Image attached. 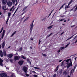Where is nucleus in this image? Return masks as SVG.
<instances>
[{
  "instance_id": "obj_1",
  "label": "nucleus",
  "mask_w": 77,
  "mask_h": 77,
  "mask_svg": "<svg viewBox=\"0 0 77 77\" xmlns=\"http://www.w3.org/2000/svg\"><path fill=\"white\" fill-rule=\"evenodd\" d=\"M33 22H34V20L32 21L31 23V24H30V32H32V30L33 29Z\"/></svg>"
},
{
  "instance_id": "obj_2",
  "label": "nucleus",
  "mask_w": 77,
  "mask_h": 77,
  "mask_svg": "<svg viewBox=\"0 0 77 77\" xmlns=\"http://www.w3.org/2000/svg\"><path fill=\"white\" fill-rule=\"evenodd\" d=\"M66 64H67V68L68 69L71 66H72V62H71V60H70V63H67Z\"/></svg>"
},
{
  "instance_id": "obj_3",
  "label": "nucleus",
  "mask_w": 77,
  "mask_h": 77,
  "mask_svg": "<svg viewBox=\"0 0 77 77\" xmlns=\"http://www.w3.org/2000/svg\"><path fill=\"white\" fill-rule=\"evenodd\" d=\"M0 77H7V75L5 73L0 74Z\"/></svg>"
},
{
  "instance_id": "obj_4",
  "label": "nucleus",
  "mask_w": 77,
  "mask_h": 77,
  "mask_svg": "<svg viewBox=\"0 0 77 77\" xmlns=\"http://www.w3.org/2000/svg\"><path fill=\"white\" fill-rule=\"evenodd\" d=\"M20 58L18 56H15L14 57V60H15V61H16L17 60H18L19 59H20Z\"/></svg>"
},
{
  "instance_id": "obj_5",
  "label": "nucleus",
  "mask_w": 77,
  "mask_h": 77,
  "mask_svg": "<svg viewBox=\"0 0 77 77\" xmlns=\"http://www.w3.org/2000/svg\"><path fill=\"white\" fill-rule=\"evenodd\" d=\"M2 5H5L7 3V0H2Z\"/></svg>"
},
{
  "instance_id": "obj_6",
  "label": "nucleus",
  "mask_w": 77,
  "mask_h": 77,
  "mask_svg": "<svg viewBox=\"0 0 77 77\" xmlns=\"http://www.w3.org/2000/svg\"><path fill=\"white\" fill-rule=\"evenodd\" d=\"M7 5L8 6H9V7H11V6L12 5V2L10 1L8 2H7Z\"/></svg>"
},
{
  "instance_id": "obj_7",
  "label": "nucleus",
  "mask_w": 77,
  "mask_h": 77,
  "mask_svg": "<svg viewBox=\"0 0 77 77\" xmlns=\"http://www.w3.org/2000/svg\"><path fill=\"white\" fill-rule=\"evenodd\" d=\"M24 61L23 60H20L18 62V63L19 64V65H22Z\"/></svg>"
},
{
  "instance_id": "obj_8",
  "label": "nucleus",
  "mask_w": 77,
  "mask_h": 77,
  "mask_svg": "<svg viewBox=\"0 0 77 77\" xmlns=\"http://www.w3.org/2000/svg\"><path fill=\"white\" fill-rule=\"evenodd\" d=\"M3 60L1 59V58L0 57V65L1 66H3Z\"/></svg>"
},
{
  "instance_id": "obj_9",
  "label": "nucleus",
  "mask_w": 77,
  "mask_h": 77,
  "mask_svg": "<svg viewBox=\"0 0 77 77\" xmlns=\"http://www.w3.org/2000/svg\"><path fill=\"white\" fill-rule=\"evenodd\" d=\"M2 48H5V42L4 41L3 43H2Z\"/></svg>"
},
{
  "instance_id": "obj_10",
  "label": "nucleus",
  "mask_w": 77,
  "mask_h": 77,
  "mask_svg": "<svg viewBox=\"0 0 77 77\" xmlns=\"http://www.w3.org/2000/svg\"><path fill=\"white\" fill-rule=\"evenodd\" d=\"M23 70H24V72H25V73H27V67H24L23 68Z\"/></svg>"
},
{
  "instance_id": "obj_11",
  "label": "nucleus",
  "mask_w": 77,
  "mask_h": 77,
  "mask_svg": "<svg viewBox=\"0 0 77 77\" xmlns=\"http://www.w3.org/2000/svg\"><path fill=\"white\" fill-rule=\"evenodd\" d=\"M8 57L9 58H12L13 57V55L11 54H10L8 55Z\"/></svg>"
},
{
  "instance_id": "obj_12",
  "label": "nucleus",
  "mask_w": 77,
  "mask_h": 77,
  "mask_svg": "<svg viewBox=\"0 0 77 77\" xmlns=\"http://www.w3.org/2000/svg\"><path fill=\"white\" fill-rule=\"evenodd\" d=\"M6 5H4L2 7V9L4 11H5V10H7V9H6Z\"/></svg>"
},
{
  "instance_id": "obj_13",
  "label": "nucleus",
  "mask_w": 77,
  "mask_h": 77,
  "mask_svg": "<svg viewBox=\"0 0 77 77\" xmlns=\"http://www.w3.org/2000/svg\"><path fill=\"white\" fill-rule=\"evenodd\" d=\"M5 30H4L3 31L2 34V38H3L4 36H5Z\"/></svg>"
},
{
  "instance_id": "obj_14",
  "label": "nucleus",
  "mask_w": 77,
  "mask_h": 77,
  "mask_svg": "<svg viewBox=\"0 0 77 77\" xmlns=\"http://www.w3.org/2000/svg\"><path fill=\"white\" fill-rule=\"evenodd\" d=\"M59 69V66H57L55 69V70H54V72H57L58 70Z\"/></svg>"
},
{
  "instance_id": "obj_15",
  "label": "nucleus",
  "mask_w": 77,
  "mask_h": 77,
  "mask_svg": "<svg viewBox=\"0 0 77 77\" xmlns=\"http://www.w3.org/2000/svg\"><path fill=\"white\" fill-rule=\"evenodd\" d=\"M0 56H1V57H3V52H2V51L1 50L0 51Z\"/></svg>"
},
{
  "instance_id": "obj_16",
  "label": "nucleus",
  "mask_w": 77,
  "mask_h": 77,
  "mask_svg": "<svg viewBox=\"0 0 77 77\" xmlns=\"http://www.w3.org/2000/svg\"><path fill=\"white\" fill-rule=\"evenodd\" d=\"M3 53L4 56H6V51L4 50L3 51Z\"/></svg>"
},
{
  "instance_id": "obj_17",
  "label": "nucleus",
  "mask_w": 77,
  "mask_h": 77,
  "mask_svg": "<svg viewBox=\"0 0 77 77\" xmlns=\"http://www.w3.org/2000/svg\"><path fill=\"white\" fill-rule=\"evenodd\" d=\"M53 26H54L53 25L49 27H48V30H50V29H51V28H52V27H53Z\"/></svg>"
},
{
  "instance_id": "obj_18",
  "label": "nucleus",
  "mask_w": 77,
  "mask_h": 77,
  "mask_svg": "<svg viewBox=\"0 0 77 77\" xmlns=\"http://www.w3.org/2000/svg\"><path fill=\"white\" fill-rule=\"evenodd\" d=\"M11 13H8V18H9L11 17Z\"/></svg>"
},
{
  "instance_id": "obj_19",
  "label": "nucleus",
  "mask_w": 77,
  "mask_h": 77,
  "mask_svg": "<svg viewBox=\"0 0 77 77\" xmlns=\"http://www.w3.org/2000/svg\"><path fill=\"white\" fill-rule=\"evenodd\" d=\"M16 33H17V31H15L12 34V35H11V37L13 36H14V35L15 34H16Z\"/></svg>"
},
{
  "instance_id": "obj_20",
  "label": "nucleus",
  "mask_w": 77,
  "mask_h": 77,
  "mask_svg": "<svg viewBox=\"0 0 77 77\" xmlns=\"http://www.w3.org/2000/svg\"><path fill=\"white\" fill-rule=\"evenodd\" d=\"M75 35V34L73 35L72 36L70 37L68 39H67L66 40V41H68V40H69V39H71V38H72L73 37V36H74V35Z\"/></svg>"
},
{
  "instance_id": "obj_21",
  "label": "nucleus",
  "mask_w": 77,
  "mask_h": 77,
  "mask_svg": "<svg viewBox=\"0 0 77 77\" xmlns=\"http://www.w3.org/2000/svg\"><path fill=\"white\" fill-rule=\"evenodd\" d=\"M18 7L17 8V9L16 11H15V12L14 13V14L13 15V17H14V15H15V13H16V12H17V10H18Z\"/></svg>"
},
{
  "instance_id": "obj_22",
  "label": "nucleus",
  "mask_w": 77,
  "mask_h": 77,
  "mask_svg": "<svg viewBox=\"0 0 77 77\" xmlns=\"http://www.w3.org/2000/svg\"><path fill=\"white\" fill-rule=\"evenodd\" d=\"M67 73L66 71H65L63 72V75H66L67 74Z\"/></svg>"
},
{
  "instance_id": "obj_23",
  "label": "nucleus",
  "mask_w": 77,
  "mask_h": 77,
  "mask_svg": "<svg viewBox=\"0 0 77 77\" xmlns=\"http://www.w3.org/2000/svg\"><path fill=\"white\" fill-rule=\"evenodd\" d=\"M71 60L70 59H68L66 60V62H67V63H68V62L69 61V60H70V62H71Z\"/></svg>"
},
{
  "instance_id": "obj_24",
  "label": "nucleus",
  "mask_w": 77,
  "mask_h": 77,
  "mask_svg": "<svg viewBox=\"0 0 77 77\" xmlns=\"http://www.w3.org/2000/svg\"><path fill=\"white\" fill-rule=\"evenodd\" d=\"M27 7H25L24 8H23V11H26V9H27Z\"/></svg>"
},
{
  "instance_id": "obj_25",
  "label": "nucleus",
  "mask_w": 77,
  "mask_h": 77,
  "mask_svg": "<svg viewBox=\"0 0 77 77\" xmlns=\"http://www.w3.org/2000/svg\"><path fill=\"white\" fill-rule=\"evenodd\" d=\"M65 47L63 46V47H61L60 48V49H61V50H63V49H64L65 48Z\"/></svg>"
},
{
  "instance_id": "obj_26",
  "label": "nucleus",
  "mask_w": 77,
  "mask_h": 77,
  "mask_svg": "<svg viewBox=\"0 0 77 77\" xmlns=\"http://www.w3.org/2000/svg\"><path fill=\"white\" fill-rule=\"evenodd\" d=\"M29 17H26V19H25V20H24V22H25V21H26V20H27L28 19H29Z\"/></svg>"
},
{
  "instance_id": "obj_27",
  "label": "nucleus",
  "mask_w": 77,
  "mask_h": 77,
  "mask_svg": "<svg viewBox=\"0 0 77 77\" xmlns=\"http://www.w3.org/2000/svg\"><path fill=\"white\" fill-rule=\"evenodd\" d=\"M64 61H65V60H64L61 63V66H63V63H64Z\"/></svg>"
},
{
  "instance_id": "obj_28",
  "label": "nucleus",
  "mask_w": 77,
  "mask_h": 77,
  "mask_svg": "<svg viewBox=\"0 0 77 77\" xmlns=\"http://www.w3.org/2000/svg\"><path fill=\"white\" fill-rule=\"evenodd\" d=\"M69 8V7L68 5L67 6V5H66L65 6V9H67V8Z\"/></svg>"
},
{
  "instance_id": "obj_29",
  "label": "nucleus",
  "mask_w": 77,
  "mask_h": 77,
  "mask_svg": "<svg viewBox=\"0 0 77 77\" xmlns=\"http://www.w3.org/2000/svg\"><path fill=\"white\" fill-rule=\"evenodd\" d=\"M54 9L53 10H52V11H51V13H50V14H49V16L48 17V18H49V17H50V16L51 15V13H52V12H53V11H54Z\"/></svg>"
},
{
  "instance_id": "obj_30",
  "label": "nucleus",
  "mask_w": 77,
  "mask_h": 77,
  "mask_svg": "<svg viewBox=\"0 0 77 77\" xmlns=\"http://www.w3.org/2000/svg\"><path fill=\"white\" fill-rule=\"evenodd\" d=\"M75 68H76V67H75V66H74V68L73 69V71L72 72V74H73V73H74V71H75Z\"/></svg>"
},
{
  "instance_id": "obj_31",
  "label": "nucleus",
  "mask_w": 77,
  "mask_h": 77,
  "mask_svg": "<svg viewBox=\"0 0 77 77\" xmlns=\"http://www.w3.org/2000/svg\"><path fill=\"white\" fill-rule=\"evenodd\" d=\"M64 20H65L64 19H62L60 20H59V21L60 22V21H62Z\"/></svg>"
},
{
  "instance_id": "obj_32",
  "label": "nucleus",
  "mask_w": 77,
  "mask_h": 77,
  "mask_svg": "<svg viewBox=\"0 0 77 77\" xmlns=\"http://www.w3.org/2000/svg\"><path fill=\"white\" fill-rule=\"evenodd\" d=\"M9 18H8L7 21H6V23L7 24L8 23V21H9Z\"/></svg>"
},
{
  "instance_id": "obj_33",
  "label": "nucleus",
  "mask_w": 77,
  "mask_h": 77,
  "mask_svg": "<svg viewBox=\"0 0 77 77\" xmlns=\"http://www.w3.org/2000/svg\"><path fill=\"white\" fill-rule=\"evenodd\" d=\"M71 3H72V0L68 4V6H69V5H70V4H71Z\"/></svg>"
},
{
  "instance_id": "obj_34",
  "label": "nucleus",
  "mask_w": 77,
  "mask_h": 77,
  "mask_svg": "<svg viewBox=\"0 0 77 77\" xmlns=\"http://www.w3.org/2000/svg\"><path fill=\"white\" fill-rule=\"evenodd\" d=\"M3 27H2L1 28V29L0 31V34L2 33V31H3Z\"/></svg>"
},
{
  "instance_id": "obj_35",
  "label": "nucleus",
  "mask_w": 77,
  "mask_h": 77,
  "mask_svg": "<svg viewBox=\"0 0 77 77\" xmlns=\"http://www.w3.org/2000/svg\"><path fill=\"white\" fill-rule=\"evenodd\" d=\"M69 44H70V43H69L67 44L66 45V46L65 47V48H66V47H67L68 46V45H69Z\"/></svg>"
},
{
  "instance_id": "obj_36",
  "label": "nucleus",
  "mask_w": 77,
  "mask_h": 77,
  "mask_svg": "<svg viewBox=\"0 0 77 77\" xmlns=\"http://www.w3.org/2000/svg\"><path fill=\"white\" fill-rule=\"evenodd\" d=\"M66 4V3H65L63 5L61 6V7H62L63 8V6H65V5Z\"/></svg>"
},
{
  "instance_id": "obj_37",
  "label": "nucleus",
  "mask_w": 77,
  "mask_h": 77,
  "mask_svg": "<svg viewBox=\"0 0 77 77\" xmlns=\"http://www.w3.org/2000/svg\"><path fill=\"white\" fill-rule=\"evenodd\" d=\"M22 58H23V59H26V57H25L24 55H23V56L22 57Z\"/></svg>"
},
{
  "instance_id": "obj_38",
  "label": "nucleus",
  "mask_w": 77,
  "mask_h": 77,
  "mask_svg": "<svg viewBox=\"0 0 77 77\" xmlns=\"http://www.w3.org/2000/svg\"><path fill=\"white\" fill-rule=\"evenodd\" d=\"M20 51H22L23 50V48H20L19 49Z\"/></svg>"
},
{
  "instance_id": "obj_39",
  "label": "nucleus",
  "mask_w": 77,
  "mask_h": 77,
  "mask_svg": "<svg viewBox=\"0 0 77 77\" xmlns=\"http://www.w3.org/2000/svg\"><path fill=\"white\" fill-rule=\"evenodd\" d=\"M16 0H12V2H13V4H14V3H15V1Z\"/></svg>"
},
{
  "instance_id": "obj_40",
  "label": "nucleus",
  "mask_w": 77,
  "mask_h": 77,
  "mask_svg": "<svg viewBox=\"0 0 77 77\" xmlns=\"http://www.w3.org/2000/svg\"><path fill=\"white\" fill-rule=\"evenodd\" d=\"M25 75L26 76H27V77H29V74L27 73H26Z\"/></svg>"
},
{
  "instance_id": "obj_41",
  "label": "nucleus",
  "mask_w": 77,
  "mask_h": 77,
  "mask_svg": "<svg viewBox=\"0 0 77 77\" xmlns=\"http://www.w3.org/2000/svg\"><path fill=\"white\" fill-rule=\"evenodd\" d=\"M45 20H46V18H44L43 19H42V21H44H44H45Z\"/></svg>"
},
{
  "instance_id": "obj_42",
  "label": "nucleus",
  "mask_w": 77,
  "mask_h": 77,
  "mask_svg": "<svg viewBox=\"0 0 77 77\" xmlns=\"http://www.w3.org/2000/svg\"><path fill=\"white\" fill-rule=\"evenodd\" d=\"M52 34H53V33H51L48 36V37H49V36H50L51 35H52Z\"/></svg>"
},
{
  "instance_id": "obj_43",
  "label": "nucleus",
  "mask_w": 77,
  "mask_h": 77,
  "mask_svg": "<svg viewBox=\"0 0 77 77\" xmlns=\"http://www.w3.org/2000/svg\"><path fill=\"white\" fill-rule=\"evenodd\" d=\"M34 68H35V69H40V68L39 67H35Z\"/></svg>"
},
{
  "instance_id": "obj_44",
  "label": "nucleus",
  "mask_w": 77,
  "mask_h": 77,
  "mask_svg": "<svg viewBox=\"0 0 77 77\" xmlns=\"http://www.w3.org/2000/svg\"><path fill=\"white\" fill-rule=\"evenodd\" d=\"M60 49H59V50H58L57 51V53H60Z\"/></svg>"
},
{
  "instance_id": "obj_45",
  "label": "nucleus",
  "mask_w": 77,
  "mask_h": 77,
  "mask_svg": "<svg viewBox=\"0 0 77 77\" xmlns=\"http://www.w3.org/2000/svg\"><path fill=\"white\" fill-rule=\"evenodd\" d=\"M43 56H44V57H46V54H42Z\"/></svg>"
},
{
  "instance_id": "obj_46",
  "label": "nucleus",
  "mask_w": 77,
  "mask_h": 77,
  "mask_svg": "<svg viewBox=\"0 0 77 77\" xmlns=\"http://www.w3.org/2000/svg\"><path fill=\"white\" fill-rule=\"evenodd\" d=\"M56 74H54V75H53V77H56Z\"/></svg>"
},
{
  "instance_id": "obj_47",
  "label": "nucleus",
  "mask_w": 77,
  "mask_h": 77,
  "mask_svg": "<svg viewBox=\"0 0 77 77\" xmlns=\"http://www.w3.org/2000/svg\"><path fill=\"white\" fill-rule=\"evenodd\" d=\"M13 8H14V7L13 8H12L10 9V11H11V12L12 11V9H13Z\"/></svg>"
},
{
  "instance_id": "obj_48",
  "label": "nucleus",
  "mask_w": 77,
  "mask_h": 77,
  "mask_svg": "<svg viewBox=\"0 0 77 77\" xmlns=\"http://www.w3.org/2000/svg\"><path fill=\"white\" fill-rule=\"evenodd\" d=\"M26 11H25L23 12L22 14L23 15V14H25V13H26Z\"/></svg>"
},
{
  "instance_id": "obj_49",
  "label": "nucleus",
  "mask_w": 77,
  "mask_h": 77,
  "mask_svg": "<svg viewBox=\"0 0 77 77\" xmlns=\"http://www.w3.org/2000/svg\"><path fill=\"white\" fill-rule=\"evenodd\" d=\"M40 43H41V40H39V42H38V45H39V44H40Z\"/></svg>"
},
{
  "instance_id": "obj_50",
  "label": "nucleus",
  "mask_w": 77,
  "mask_h": 77,
  "mask_svg": "<svg viewBox=\"0 0 77 77\" xmlns=\"http://www.w3.org/2000/svg\"><path fill=\"white\" fill-rule=\"evenodd\" d=\"M62 71H60L59 72V73H60V74H62Z\"/></svg>"
},
{
  "instance_id": "obj_51",
  "label": "nucleus",
  "mask_w": 77,
  "mask_h": 77,
  "mask_svg": "<svg viewBox=\"0 0 77 77\" xmlns=\"http://www.w3.org/2000/svg\"><path fill=\"white\" fill-rule=\"evenodd\" d=\"M10 61L11 62H12V59H11L10 60Z\"/></svg>"
},
{
  "instance_id": "obj_52",
  "label": "nucleus",
  "mask_w": 77,
  "mask_h": 77,
  "mask_svg": "<svg viewBox=\"0 0 77 77\" xmlns=\"http://www.w3.org/2000/svg\"><path fill=\"white\" fill-rule=\"evenodd\" d=\"M33 76L34 77H38V75H33Z\"/></svg>"
},
{
  "instance_id": "obj_53",
  "label": "nucleus",
  "mask_w": 77,
  "mask_h": 77,
  "mask_svg": "<svg viewBox=\"0 0 77 77\" xmlns=\"http://www.w3.org/2000/svg\"><path fill=\"white\" fill-rule=\"evenodd\" d=\"M62 8H63V7H61L59 9V11H60V10L61 9H62Z\"/></svg>"
},
{
  "instance_id": "obj_54",
  "label": "nucleus",
  "mask_w": 77,
  "mask_h": 77,
  "mask_svg": "<svg viewBox=\"0 0 77 77\" xmlns=\"http://www.w3.org/2000/svg\"><path fill=\"white\" fill-rule=\"evenodd\" d=\"M75 25H74L72 26H71V27H74L75 26Z\"/></svg>"
},
{
  "instance_id": "obj_55",
  "label": "nucleus",
  "mask_w": 77,
  "mask_h": 77,
  "mask_svg": "<svg viewBox=\"0 0 77 77\" xmlns=\"http://www.w3.org/2000/svg\"><path fill=\"white\" fill-rule=\"evenodd\" d=\"M72 70L70 71V74H72Z\"/></svg>"
},
{
  "instance_id": "obj_56",
  "label": "nucleus",
  "mask_w": 77,
  "mask_h": 77,
  "mask_svg": "<svg viewBox=\"0 0 77 77\" xmlns=\"http://www.w3.org/2000/svg\"><path fill=\"white\" fill-rule=\"evenodd\" d=\"M64 33V32H62L61 34V35H63V33Z\"/></svg>"
},
{
  "instance_id": "obj_57",
  "label": "nucleus",
  "mask_w": 77,
  "mask_h": 77,
  "mask_svg": "<svg viewBox=\"0 0 77 77\" xmlns=\"http://www.w3.org/2000/svg\"><path fill=\"white\" fill-rule=\"evenodd\" d=\"M77 36H75V38H74V39H75V38H77Z\"/></svg>"
},
{
  "instance_id": "obj_58",
  "label": "nucleus",
  "mask_w": 77,
  "mask_h": 77,
  "mask_svg": "<svg viewBox=\"0 0 77 77\" xmlns=\"http://www.w3.org/2000/svg\"><path fill=\"white\" fill-rule=\"evenodd\" d=\"M30 39H31V40H32V41H33V38H30Z\"/></svg>"
},
{
  "instance_id": "obj_59",
  "label": "nucleus",
  "mask_w": 77,
  "mask_h": 77,
  "mask_svg": "<svg viewBox=\"0 0 77 77\" xmlns=\"http://www.w3.org/2000/svg\"><path fill=\"white\" fill-rule=\"evenodd\" d=\"M62 60H59V62H62Z\"/></svg>"
},
{
  "instance_id": "obj_60",
  "label": "nucleus",
  "mask_w": 77,
  "mask_h": 77,
  "mask_svg": "<svg viewBox=\"0 0 77 77\" xmlns=\"http://www.w3.org/2000/svg\"><path fill=\"white\" fill-rule=\"evenodd\" d=\"M64 16H61V18H63V17H64Z\"/></svg>"
},
{
  "instance_id": "obj_61",
  "label": "nucleus",
  "mask_w": 77,
  "mask_h": 77,
  "mask_svg": "<svg viewBox=\"0 0 77 77\" xmlns=\"http://www.w3.org/2000/svg\"><path fill=\"white\" fill-rule=\"evenodd\" d=\"M75 67H77V64H75Z\"/></svg>"
},
{
  "instance_id": "obj_62",
  "label": "nucleus",
  "mask_w": 77,
  "mask_h": 77,
  "mask_svg": "<svg viewBox=\"0 0 77 77\" xmlns=\"http://www.w3.org/2000/svg\"><path fill=\"white\" fill-rule=\"evenodd\" d=\"M11 77H14V75H11Z\"/></svg>"
},
{
  "instance_id": "obj_63",
  "label": "nucleus",
  "mask_w": 77,
  "mask_h": 77,
  "mask_svg": "<svg viewBox=\"0 0 77 77\" xmlns=\"http://www.w3.org/2000/svg\"><path fill=\"white\" fill-rule=\"evenodd\" d=\"M11 48V46H9L8 47V48Z\"/></svg>"
},
{
  "instance_id": "obj_64",
  "label": "nucleus",
  "mask_w": 77,
  "mask_h": 77,
  "mask_svg": "<svg viewBox=\"0 0 77 77\" xmlns=\"http://www.w3.org/2000/svg\"><path fill=\"white\" fill-rule=\"evenodd\" d=\"M75 10H77V7H76L75 8Z\"/></svg>"
}]
</instances>
